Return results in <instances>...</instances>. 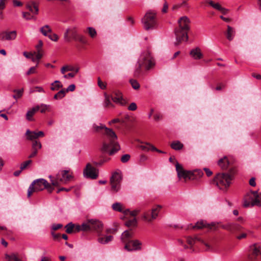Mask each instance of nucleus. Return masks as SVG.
<instances>
[{"mask_svg": "<svg viewBox=\"0 0 261 261\" xmlns=\"http://www.w3.org/2000/svg\"><path fill=\"white\" fill-rule=\"evenodd\" d=\"M93 127L94 130L97 132L104 130L105 134L106 135V137L103 142L102 147L101 148L102 153L109 152V154L112 155L120 149L119 145L116 141L117 138V136L112 129L108 128L102 124L98 126L94 124Z\"/></svg>", "mask_w": 261, "mask_h": 261, "instance_id": "f257e3e1", "label": "nucleus"}, {"mask_svg": "<svg viewBox=\"0 0 261 261\" xmlns=\"http://www.w3.org/2000/svg\"><path fill=\"white\" fill-rule=\"evenodd\" d=\"M237 173V170L231 168L229 171L218 173L214 177L212 183L216 185L219 189L226 192Z\"/></svg>", "mask_w": 261, "mask_h": 261, "instance_id": "f03ea898", "label": "nucleus"}, {"mask_svg": "<svg viewBox=\"0 0 261 261\" xmlns=\"http://www.w3.org/2000/svg\"><path fill=\"white\" fill-rule=\"evenodd\" d=\"M134 236L132 229L125 230L121 234V240L124 245V249L127 251H137L142 249V242L138 240H134Z\"/></svg>", "mask_w": 261, "mask_h": 261, "instance_id": "7ed1b4c3", "label": "nucleus"}, {"mask_svg": "<svg viewBox=\"0 0 261 261\" xmlns=\"http://www.w3.org/2000/svg\"><path fill=\"white\" fill-rule=\"evenodd\" d=\"M190 21L187 16H182L178 21V27L174 30L176 41L175 45H178L181 41L188 39V32L190 30Z\"/></svg>", "mask_w": 261, "mask_h": 261, "instance_id": "20e7f679", "label": "nucleus"}, {"mask_svg": "<svg viewBox=\"0 0 261 261\" xmlns=\"http://www.w3.org/2000/svg\"><path fill=\"white\" fill-rule=\"evenodd\" d=\"M186 241L187 243L190 245L189 247L187 245L184 244L182 241L179 240V243L183 245L185 249L190 248L192 249L193 251H194L193 246L194 245H203L205 247V250L206 251L212 250L214 245V242L213 240H206L202 238L201 237L197 236H195L194 237H187Z\"/></svg>", "mask_w": 261, "mask_h": 261, "instance_id": "39448f33", "label": "nucleus"}, {"mask_svg": "<svg viewBox=\"0 0 261 261\" xmlns=\"http://www.w3.org/2000/svg\"><path fill=\"white\" fill-rule=\"evenodd\" d=\"M175 167L178 177L179 179L183 178L185 181L187 180L197 179L203 175L202 171L200 169H196L193 172L185 170L177 162H176Z\"/></svg>", "mask_w": 261, "mask_h": 261, "instance_id": "423d86ee", "label": "nucleus"}, {"mask_svg": "<svg viewBox=\"0 0 261 261\" xmlns=\"http://www.w3.org/2000/svg\"><path fill=\"white\" fill-rule=\"evenodd\" d=\"M105 100L103 102V106L105 108H114V105L111 102L112 99L114 102L119 103L122 106H126L127 102L123 98L122 94L118 90H115L112 91L111 95L107 93L104 94Z\"/></svg>", "mask_w": 261, "mask_h": 261, "instance_id": "0eeeda50", "label": "nucleus"}, {"mask_svg": "<svg viewBox=\"0 0 261 261\" xmlns=\"http://www.w3.org/2000/svg\"><path fill=\"white\" fill-rule=\"evenodd\" d=\"M69 173V170H64L60 171L55 178L51 175L49 176L51 184L53 186L59 187L60 183H68L73 178V176Z\"/></svg>", "mask_w": 261, "mask_h": 261, "instance_id": "6e6552de", "label": "nucleus"}, {"mask_svg": "<svg viewBox=\"0 0 261 261\" xmlns=\"http://www.w3.org/2000/svg\"><path fill=\"white\" fill-rule=\"evenodd\" d=\"M224 228L231 233L237 234L236 238L238 240L246 238L247 236V232H249L248 230H245L244 227L237 223L227 224L224 226Z\"/></svg>", "mask_w": 261, "mask_h": 261, "instance_id": "1a4fd4ad", "label": "nucleus"}, {"mask_svg": "<svg viewBox=\"0 0 261 261\" xmlns=\"http://www.w3.org/2000/svg\"><path fill=\"white\" fill-rule=\"evenodd\" d=\"M25 136L28 140L32 141V150H36V151H38V149L41 148L42 145L40 142L37 141L36 139L39 137H43L44 136V134L42 131H39L36 133L28 129L25 133Z\"/></svg>", "mask_w": 261, "mask_h": 261, "instance_id": "9d476101", "label": "nucleus"}, {"mask_svg": "<svg viewBox=\"0 0 261 261\" xmlns=\"http://www.w3.org/2000/svg\"><path fill=\"white\" fill-rule=\"evenodd\" d=\"M138 63L144 66L147 70L151 69L155 65L154 59L148 50L142 53L138 59Z\"/></svg>", "mask_w": 261, "mask_h": 261, "instance_id": "9b49d317", "label": "nucleus"}, {"mask_svg": "<svg viewBox=\"0 0 261 261\" xmlns=\"http://www.w3.org/2000/svg\"><path fill=\"white\" fill-rule=\"evenodd\" d=\"M47 181L43 178L37 179L33 181L28 190V198H30L33 193L42 191L45 189Z\"/></svg>", "mask_w": 261, "mask_h": 261, "instance_id": "f8f14e48", "label": "nucleus"}, {"mask_svg": "<svg viewBox=\"0 0 261 261\" xmlns=\"http://www.w3.org/2000/svg\"><path fill=\"white\" fill-rule=\"evenodd\" d=\"M142 22L144 29L147 31L154 29L156 25L155 14L152 12L146 13L142 19Z\"/></svg>", "mask_w": 261, "mask_h": 261, "instance_id": "ddd939ff", "label": "nucleus"}, {"mask_svg": "<svg viewBox=\"0 0 261 261\" xmlns=\"http://www.w3.org/2000/svg\"><path fill=\"white\" fill-rule=\"evenodd\" d=\"M84 229L87 231H94L97 232V235L102 232V224L101 222L95 220H89L83 223Z\"/></svg>", "mask_w": 261, "mask_h": 261, "instance_id": "4468645a", "label": "nucleus"}, {"mask_svg": "<svg viewBox=\"0 0 261 261\" xmlns=\"http://www.w3.org/2000/svg\"><path fill=\"white\" fill-rule=\"evenodd\" d=\"M122 179L120 171L114 172L110 179L111 190L114 193L117 192L120 189V183Z\"/></svg>", "mask_w": 261, "mask_h": 261, "instance_id": "2eb2a0df", "label": "nucleus"}, {"mask_svg": "<svg viewBox=\"0 0 261 261\" xmlns=\"http://www.w3.org/2000/svg\"><path fill=\"white\" fill-rule=\"evenodd\" d=\"M249 259L255 261L261 258V244H255L250 247Z\"/></svg>", "mask_w": 261, "mask_h": 261, "instance_id": "dca6fc26", "label": "nucleus"}, {"mask_svg": "<svg viewBox=\"0 0 261 261\" xmlns=\"http://www.w3.org/2000/svg\"><path fill=\"white\" fill-rule=\"evenodd\" d=\"M79 67H74L72 66L65 65L62 67L61 72L64 74L65 79L72 78L75 76V74L79 71Z\"/></svg>", "mask_w": 261, "mask_h": 261, "instance_id": "f3484780", "label": "nucleus"}, {"mask_svg": "<svg viewBox=\"0 0 261 261\" xmlns=\"http://www.w3.org/2000/svg\"><path fill=\"white\" fill-rule=\"evenodd\" d=\"M218 165L223 170L228 169V171H229L231 167L236 169L235 166L233 165L231 158L228 156H224L219 159L218 161Z\"/></svg>", "mask_w": 261, "mask_h": 261, "instance_id": "a211bd4d", "label": "nucleus"}, {"mask_svg": "<svg viewBox=\"0 0 261 261\" xmlns=\"http://www.w3.org/2000/svg\"><path fill=\"white\" fill-rule=\"evenodd\" d=\"M161 207L159 205L152 208L151 211L144 212L142 215V219L148 223L156 219Z\"/></svg>", "mask_w": 261, "mask_h": 261, "instance_id": "6ab92c4d", "label": "nucleus"}, {"mask_svg": "<svg viewBox=\"0 0 261 261\" xmlns=\"http://www.w3.org/2000/svg\"><path fill=\"white\" fill-rule=\"evenodd\" d=\"M83 174L87 178L96 179L98 176V170L93 167L90 163H88L84 169Z\"/></svg>", "mask_w": 261, "mask_h": 261, "instance_id": "aec40b11", "label": "nucleus"}, {"mask_svg": "<svg viewBox=\"0 0 261 261\" xmlns=\"http://www.w3.org/2000/svg\"><path fill=\"white\" fill-rule=\"evenodd\" d=\"M139 210H135L133 211H130L127 210L124 212L125 215H129L132 217V218L128 220L125 222V225L128 227H135L137 226V221L135 218V216L139 213Z\"/></svg>", "mask_w": 261, "mask_h": 261, "instance_id": "412c9836", "label": "nucleus"}, {"mask_svg": "<svg viewBox=\"0 0 261 261\" xmlns=\"http://www.w3.org/2000/svg\"><path fill=\"white\" fill-rule=\"evenodd\" d=\"M249 197V200L251 201V206L256 205L261 206V193L257 191H251L250 193L247 195Z\"/></svg>", "mask_w": 261, "mask_h": 261, "instance_id": "4be33fe9", "label": "nucleus"}, {"mask_svg": "<svg viewBox=\"0 0 261 261\" xmlns=\"http://www.w3.org/2000/svg\"><path fill=\"white\" fill-rule=\"evenodd\" d=\"M79 34L75 27L67 29L64 34V38L67 42H70L71 39L75 40Z\"/></svg>", "mask_w": 261, "mask_h": 261, "instance_id": "5701e85b", "label": "nucleus"}, {"mask_svg": "<svg viewBox=\"0 0 261 261\" xmlns=\"http://www.w3.org/2000/svg\"><path fill=\"white\" fill-rule=\"evenodd\" d=\"M25 8L33 15H37L39 13L38 5L34 1H31L27 2L25 5Z\"/></svg>", "mask_w": 261, "mask_h": 261, "instance_id": "b1692460", "label": "nucleus"}, {"mask_svg": "<svg viewBox=\"0 0 261 261\" xmlns=\"http://www.w3.org/2000/svg\"><path fill=\"white\" fill-rule=\"evenodd\" d=\"M113 239V237L112 236L109 235L107 236V234L102 233V232L98 235V242L102 244H107L109 242H111Z\"/></svg>", "mask_w": 261, "mask_h": 261, "instance_id": "393cba45", "label": "nucleus"}, {"mask_svg": "<svg viewBox=\"0 0 261 261\" xmlns=\"http://www.w3.org/2000/svg\"><path fill=\"white\" fill-rule=\"evenodd\" d=\"M191 227L195 229H200L203 228H207L209 229H212L213 227L214 226V225L207 224L203 221L197 222L194 226H192V224L190 225Z\"/></svg>", "mask_w": 261, "mask_h": 261, "instance_id": "a878e982", "label": "nucleus"}, {"mask_svg": "<svg viewBox=\"0 0 261 261\" xmlns=\"http://www.w3.org/2000/svg\"><path fill=\"white\" fill-rule=\"evenodd\" d=\"M190 55L195 59H200L202 58L203 55L201 52V50L199 47L193 49L190 51Z\"/></svg>", "mask_w": 261, "mask_h": 261, "instance_id": "bb28decb", "label": "nucleus"}, {"mask_svg": "<svg viewBox=\"0 0 261 261\" xmlns=\"http://www.w3.org/2000/svg\"><path fill=\"white\" fill-rule=\"evenodd\" d=\"M40 110V107L38 106H35V107L32 108L29 111H28L26 114V118L29 121L33 120V115Z\"/></svg>", "mask_w": 261, "mask_h": 261, "instance_id": "cd10ccee", "label": "nucleus"}, {"mask_svg": "<svg viewBox=\"0 0 261 261\" xmlns=\"http://www.w3.org/2000/svg\"><path fill=\"white\" fill-rule=\"evenodd\" d=\"M227 31L225 33L226 37L229 41H231L234 36L235 31L232 27L229 25H227Z\"/></svg>", "mask_w": 261, "mask_h": 261, "instance_id": "c85d7f7f", "label": "nucleus"}, {"mask_svg": "<svg viewBox=\"0 0 261 261\" xmlns=\"http://www.w3.org/2000/svg\"><path fill=\"white\" fill-rule=\"evenodd\" d=\"M42 45V41H39V43L36 46L37 52H34V54H36V59L38 60H40L43 56V54L41 50Z\"/></svg>", "mask_w": 261, "mask_h": 261, "instance_id": "c756f323", "label": "nucleus"}, {"mask_svg": "<svg viewBox=\"0 0 261 261\" xmlns=\"http://www.w3.org/2000/svg\"><path fill=\"white\" fill-rule=\"evenodd\" d=\"M112 207L113 210L115 211H118L119 212H123L124 214V212L126 211L127 210H124V207L123 205L119 202H116L113 204Z\"/></svg>", "mask_w": 261, "mask_h": 261, "instance_id": "7c9ffc66", "label": "nucleus"}, {"mask_svg": "<svg viewBox=\"0 0 261 261\" xmlns=\"http://www.w3.org/2000/svg\"><path fill=\"white\" fill-rule=\"evenodd\" d=\"M16 35L17 32L16 31L11 32L6 31L5 40H14L16 37Z\"/></svg>", "mask_w": 261, "mask_h": 261, "instance_id": "2f4dec72", "label": "nucleus"}, {"mask_svg": "<svg viewBox=\"0 0 261 261\" xmlns=\"http://www.w3.org/2000/svg\"><path fill=\"white\" fill-rule=\"evenodd\" d=\"M41 33L45 36H48V33H51L52 30L48 25H45L40 29Z\"/></svg>", "mask_w": 261, "mask_h": 261, "instance_id": "473e14b6", "label": "nucleus"}, {"mask_svg": "<svg viewBox=\"0 0 261 261\" xmlns=\"http://www.w3.org/2000/svg\"><path fill=\"white\" fill-rule=\"evenodd\" d=\"M143 66H142L139 63H137L136 65V69L134 71V75L135 77L138 78L140 76L142 73V68Z\"/></svg>", "mask_w": 261, "mask_h": 261, "instance_id": "72a5a7b5", "label": "nucleus"}, {"mask_svg": "<svg viewBox=\"0 0 261 261\" xmlns=\"http://www.w3.org/2000/svg\"><path fill=\"white\" fill-rule=\"evenodd\" d=\"M171 147L176 150H179L183 148V144L178 141H173L170 145Z\"/></svg>", "mask_w": 261, "mask_h": 261, "instance_id": "f704fd0d", "label": "nucleus"}, {"mask_svg": "<svg viewBox=\"0 0 261 261\" xmlns=\"http://www.w3.org/2000/svg\"><path fill=\"white\" fill-rule=\"evenodd\" d=\"M63 87V85L59 81H55L51 84L50 89L53 91H57Z\"/></svg>", "mask_w": 261, "mask_h": 261, "instance_id": "c9c22d12", "label": "nucleus"}, {"mask_svg": "<svg viewBox=\"0 0 261 261\" xmlns=\"http://www.w3.org/2000/svg\"><path fill=\"white\" fill-rule=\"evenodd\" d=\"M66 232L68 234L74 233V224L72 223H69L65 226Z\"/></svg>", "mask_w": 261, "mask_h": 261, "instance_id": "e433bc0d", "label": "nucleus"}, {"mask_svg": "<svg viewBox=\"0 0 261 261\" xmlns=\"http://www.w3.org/2000/svg\"><path fill=\"white\" fill-rule=\"evenodd\" d=\"M207 3L213 8L219 11H221L223 8L219 3H215L212 1H207Z\"/></svg>", "mask_w": 261, "mask_h": 261, "instance_id": "4c0bfd02", "label": "nucleus"}, {"mask_svg": "<svg viewBox=\"0 0 261 261\" xmlns=\"http://www.w3.org/2000/svg\"><path fill=\"white\" fill-rule=\"evenodd\" d=\"M65 90L62 89L54 95V98L55 99H61L65 96Z\"/></svg>", "mask_w": 261, "mask_h": 261, "instance_id": "58836bf2", "label": "nucleus"}, {"mask_svg": "<svg viewBox=\"0 0 261 261\" xmlns=\"http://www.w3.org/2000/svg\"><path fill=\"white\" fill-rule=\"evenodd\" d=\"M87 32L91 37L94 38L96 36L97 33L95 29L92 27H88L87 28Z\"/></svg>", "mask_w": 261, "mask_h": 261, "instance_id": "ea45409f", "label": "nucleus"}, {"mask_svg": "<svg viewBox=\"0 0 261 261\" xmlns=\"http://www.w3.org/2000/svg\"><path fill=\"white\" fill-rule=\"evenodd\" d=\"M22 17L26 20H31L32 19H34V16L33 15H31L30 12H23L22 13Z\"/></svg>", "mask_w": 261, "mask_h": 261, "instance_id": "a19ab883", "label": "nucleus"}, {"mask_svg": "<svg viewBox=\"0 0 261 261\" xmlns=\"http://www.w3.org/2000/svg\"><path fill=\"white\" fill-rule=\"evenodd\" d=\"M130 83L134 89L138 90L140 88V84L136 80H130Z\"/></svg>", "mask_w": 261, "mask_h": 261, "instance_id": "79ce46f5", "label": "nucleus"}, {"mask_svg": "<svg viewBox=\"0 0 261 261\" xmlns=\"http://www.w3.org/2000/svg\"><path fill=\"white\" fill-rule=\"evenodd\" d=\"M75 40L78 41L82 44H86L87 42L86 37L79 34L77 35Z\"/></svg>", "mask_w": 261, "mask_h": 261, "instance_id": "37998d69", "label": "nucleus"}, {"mask_svg": "<svg viewBox=\"0 0 261 261\" xmlns=\"http://www.w3.org/2000/svg\"><path fill=\"white\" fill-rule=\"evenodd\" d=\"M14 92L16 93V94L13 95V98L16 99L21 97L22 95L23 89L14 90Z\"/></svg>", "mask_w": 261, "mask_h": 261, "instance_id": "c03bdc74", "label": "nucleus"}, {"mask_svg": "<svg viewBox=\"0 0 261 261\" xmlns=\"http://www.w3.org/2000/svg\"><path fill=\"white\" fill-rule=\"evenodd\" d=\"M74 233L79 232L81 230L87 231V229H84V227L83 226V223L81 225L74 224Z\"/></svg>", "mask_w": 261, "mask_h": 261, "instance_id": "a18cd8bd", "label": "nucleus"}, {"mask_svg": "<svg viewBox=\"0 0 261 261\" xmlns=\"http://www.w3.org/2000/svg\"><path fill=\"white\" fill-rule=\"evenodd\" d=\"M32 160H28L22 163L20 166V169L23 170L26 169L32 163Z\"/></svg>", "mask_w": 261, "mask_h": 261, "instance_id": "49530a36", "label": "nucleus"}, {"mask_svg": "<svg viewBox=\"0 0 261 261\" xmlns=\"http://www.w3.org/2000/svg\"><path fill=\"white\" fill-rule=\"evenodd\" d=\"M63 227L62 224H53L51 226V231H55Z\"/></svg>", "mask_w": 261, "mask_h": 261, "instance_id": "de8ad7c7", "label": "nucleus"}, {"mask_svg": "<svg viewBox=\"0 0 261 261\" xmlns=\"http://www.w3.org/2000/svg\"><path fill=\"white\" fill-rule=\"evenodd\" d=\"M250 205L251 206V201L249 200V197L246 196V197L244 201L243 206L245 207H247Z\"/></svg>", "mask_w": 261, "mask_h": 261, "instance_id": "09e8293b", "label": "nucleus"}, {"mask_svg": "<svg viewBox=\"0 0 261 261\" xmlns=\"http://www.w3.org/2000/svg\"><path fill=\"white\" fill-rule=\"evenodd\" d=\"M149 145H151L149 143H146L145 145H141L140 146V148H141L143 150L148 151L149 150H151V147Z\"/></svg>", "mask_w": 261, "mask_h": 261, "instance_id": "8fccbe9b", "label": "nucleus"}, {"mask_svg": "<svg viewBox=\"0 0 261 261\" xmlns=\"http://www.w3.org/2000/svg\"><path fill=\"white\" fill-rule=\"evenodd\" d=\"M37 106H38L39 107H40L39 110L40 111V112L42 113H45V111H46V110L47 109V107H48V106L47 105H44V104L37 105Z\"/></svg>", "mask_w": 261, "mask_h": 261, "instance_id": "3c124183", "label": "nucleus"}, {"mask_svg": "<svg viewBox=\"0 0 261 261\" xmlns=\"http://www.w3.org/2000/svg\"><path fill=\"white\" fill-rule=\"evenodd\" d=\"M130 156L128 154H125L122 156L121 158V161L122 163H126L130 159Z\"/></svg>", "mask_w": 261, "mask_h": 261, "instance_id": "603ef678", "label": "nucleus"}, {"mask_svg": "<svg viewBox=\"0 0 261 261\" xmlns=\"http://www.w3.org/2000/svg\"><path fill=\"white\" fill-rule=\"evenodd\" d=\"M47 37L54 41H57L59 39L58 36L56 34H49Z\"/></svg>", "mask_w": 261, "mask_h": 261, "instance_id": "864d4df0", "label": "nucleus"}, {"mask_svg": "<svg viewBox=\"0 0 261 261\" xmlns=\"http://www.w3.org/2000/svg\"><path fill=\"white\" fill-rule=\"evenodd\" d=\"M37 67V65L35 66L32 67L30 68V69L27 72V75H30L33 73H35L36 72V68Z\"/></svg>", "mask_w": 261, "mask_h": 261, "instance_id": "5fc2aeb1", "label": "nucleus"}, {"mask_svg": "<svg viewBox=\"0 0 261 261\" xmlns=\"http://www.w3.org/2000/svg\"><path fill=\"white\" fill-rule=\"evenodd\" d=\"M35 92H44V89L42 87L36 86L34 88V89H33L31 91V93H34Z\"/></svg>", "mask_w": 261, "mask_h": 261, "instance_id": "6e6d98bb", "label": "nucleus"}, {"mask_svg": "<svg viewBox=\"0 0 261 261\" xmlns=\"http://www.w3.org/2000/svg\"><path fill=\"white\" fill-rule=\"evenodd\" d=\"M7 0H0V11H3L6 8Z\"/></svg>", "mask_w": 261, "mask_h": 261, "instance_id": "4d7b16f0", "label": "nucleus"}, {"mask_svg": "<svg viewBox=\"0 0 261 261\" xmlns=\"http://www.w3.org/2000/svg\"><path fill=\"white\" fill-rule=\"evenodd\" d=\"M52 184H50L47 182V184H46L45 189H46L48 192L51 193L54 190V188L53 187Z\"/></svg>", "mask_w": 261, "mask_h": 261, "instance_id": "13d9d810", "label": "nucleus"}, {"mask_svg": "<svg viewBox=\"0 0 261 261\" xmlns=\"http://www.w3.org/2000/svg\"><path fill=\"white\" fill-rule=\"evenodd\" d=\"M137 108V105L135 102L131 103L128 107L129 111H135Z\"/></svg>", "mask_w": 261, "mask_h": 261, "instance_id": "bf43d9fd", "label": "nucleus"}, {"mask_svg": "<svg viewBox=\"0 0 261 261\" xmlns=\"http://www.w3.org/2000/svg\"><path fill=\"white\" fill-rule=\"evenodd\" d=\"M98 85L102 89L106 88V85L101 81L100 77L98 78Z\"/></svg>", "mask_w": 261, "mask_h": 261, "instance_id": "052dcab7", "label": "nucleus"}, {"mask_svg": "<svg viewBox=\"0 0 261 261\" xmlns=\"http://www.w3.org/2000/svg\"><path fill=\"white\" fill-rule=\"evenodd\" d=\"M153 117L155 121H158L162 118L163 116L161 113H158L154 115Z\"/></svg>", "mask_w": 261, "mask_h": 261, "instance_id": "680f3d73", "label": "nucleus"}, {"mask_svg": "<svg viewBox=\"0 0 261 261\" xmlns=\"http://www.w3.org/2000/svg\"><path fill=\"white\" fill-rule=\"evenodd\" d=\"M51 234L53 236L54 239L55 240H58L60 239V233H56L54 231H51Z\"/></svg>", "mask_w": 261, "mask_h": 261, "instance_id": "e2e57ef3", "label": "nucleus"}, {"mask_svg": "<svg viewBox=\"0 0 261 261\" xmlns=\"http://www.w3.org/2000/svg\"><path fill=\"white\" fill-rule=\"evenodd\" d=\"M75 86L74 84H71L68 86L67 89L65 90L66 92L68 91H73L75 90Z\"/></svg>", "mask_w": 261, "mask_h": 261, "instance_id": "0e129e2a", "label": "nucleus"}, {"mask_svg": "<svg viewBox=\"0 0 261 261\" xmlns=\"http://www.w3.org/2000/svg\"><path fill=\"white\" fill-rule=\"evenodd\" d=\"M168 9V5L167 2H165L164 4L163 7L162 9V12L163 13H166L167 12Z\"/></svg>", "mask_w": 261, "mask_h": 261, "instance_id": "69168bd1", "label": "nucleus"}, {"mask_svg": "<svg viewBox=\"0 0 261 261\" xmlns=\"http://www.w3.org/2000/svg\"><path fill=\"white\" fill-rule=\"evenodd\" d=\"M13 3L14 5H15V6H18V7H21L23 5L22 3H21V2H20L18 0H13Z\"/></svg>", "mask_w": 261, "mask_h": 261, "instance_id": "338daca9", "label": "nucleus"}, {"mask_svg": "<svg viewBox=\"0 0 261 261\" xmlns=\"http://www.w3.org/2000/svg\"><path fill=\"white\" fill-rule=\"evenodd\" d=\"M249 184L250 186H251L252 187H255L256 186L255 178L254 177H252L250 179Z\"/></svg>", "mask_w": 261, "mask_h": 261, "instance_id": "774afa93", "label": "nucleus"}]
</instances>
